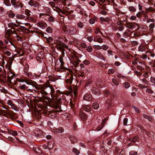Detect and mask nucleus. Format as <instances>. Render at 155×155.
Returning a JSON list of instances; mask_svg holds the SVG:
<instances>
[{
    "label": "nucleus",
    "instance_id": "nucleus-20",
    "mask_svg": "<svg viewBox=\"0 0 155 155\" xmlns=\"http://www.w3.org/2000/svg\"><path fill=\"white\" fill-rule=\"evenodd\" d=\"M77 25L78 27L80 28H82L83 27V24L81 21L77 23Z\"/></svg>",
    "mask_w": 155,
    "mask_h": 155
},
{
    "label": "nucleus",
    "instance_id": "nucleus-61",
    "mask_svg": "<svg viewBox=\"0 0 155 155\" xmlns=\"http://www.w3.org/2000/svg\"><path fill=\"white\" fill-rule=\"evenodd\" d=\"M154 26V24L153 23L149 25L150 28H153Z\"/></svg>",
    "mask_w": 155,
    "mask_h": 155
},
{
    "label": "nucleus",
    "instance_id": "nucleus-54",
    "mask_svg": "<svg viewBox=\"0 0 155 155\" xmlns=\"http://www.w3.org/2000/svg\"><path fill=\"white\" fill-rule=\"evenodd\" d=\"M13 52L12 54H14V56H13L14 57H15L16 56H17V57L19 56L17 55H18V54L17 53H16V51H14V50H13Z\"/></svg>",
    "mask_w": 155,
    "mask_h": 155
},
{
    "label": "nucleus",
    "instance_id": "nucleus-11",
    "mask_svg": "<svg viewBox=\"0 0 155 155\" xmlns=\"http://www.w3.org/2000/svg\"><path fill=\"white\" fill-rule=\"evenodd\" d=\"M134 25H135L137 26H138V24L137 23H134L132 24L130 23L127 25V27L130 29H132L134 28Z\"/></svg>",
    "mask_w": 155,
    "mask_h": 155
},
{
    "label": "nucleus",
    "instance_id": "nucleus-8",
    "mask_svg": "<svg viewBox=\"0 0 155 155\" xmlns=\"http://www.w3.org/2000/svg\"><path fill=\"white\" fill-rule=\"evenodd\" d=\"M19 56H23L24 54V51L21 48H19L18 50H16V51Z\"/></svg>",
    "mask_w": 155,
    "mask_h": 155
},
{
    "label": "nucleus",
    "instance_id": "nucleus-48",
    "mask_svg": "<svg viewBox=\"0 0 155 155\" xmlns=\"http://www.w3.org/2000/svg\"><path fill=\"white\" fill-rule=\"evenodd\" d=\"M4 54H6L7 56H10L11 54V52L8 51H5L4 52Z\"/></svg>",
    "mask_w": 155,
    "mask_h": 155
},
{
    "label": "nucleus",
    "instance_id": "nucleus-60",
    "mask_svg": "<svg viewBox=\"0 0 155 155\" xmlns=\"http://www.w3.org/2000/svg\"><path fill=\"white\" fill-rule=\"evenodd\" d=\"M133 108L137 112H139V109L138 108L135 106L133 107Z\"/></svg>",
    "mask_w": 155,
    "mask_h": 155
},
{
    "label": "nucleus",
    "instance_id": "nucleus-51",
    "mask_svg": "<svg viewBox=\"0 0 155 155\" xmlns=\"http://www.w3.org/2000/svg\"><path fill=\"white\" fill-rule=\"evenodd\" d=\"M26 85L25 84H23L21 85L20 88L21 89H24L26 88Z\"/></svg>",
    "mask_w": 155,
    "mask_h": 155
},
{
    "label": "nucleus",
    "instance_id": "nucleus-57",
    "mask_svg": "<svg viewBox=\"0 0 155 155\" xmlns=\"http://www.w3.org/2000/svg\"><path fill=\"white\" fill-rule=\"evenodd\" d=\"M118 29L119 31H121L123 30L124 27L123 26H120L118 28Z\"/></svg>",
    "mask_w": 155,
    "mask_h": 155
},
{
    "label": "nucleus",
    "instance_id": "nucleus-47",
    "mask_svg": "<svg viewBox=\"0 0 155 155\" xmlns=\"http://www.w3.org/2000/svg\"><path fill=\"white\" fill-rule=\"evenodd\" d=\"M81 46L83 48H86L87 47L86 44L84 43H82L81 45Z\"/></svg>",
    "mask_w": 155,
    "mask_h": 155
},
{
    "label": "nucleus",
    "instance_id": "nucleus-28",
    "mask_svg": "<svg viewBox=\"0 0 155 155\" xmlns=\"http://www.w3.org/2000/svg\"><path fill=\"white\" fill-rule=\"evenodd\" d=\"M4 3L5 5L7 6H11L9 0H4Z\"/></svg>",
    "mask_w": 155,
    "mask_h": 155
},
{
    "label": "nucleus",
    "instance_id": "nucleus-52",
    "mask_svg": "<svg viewBox=\"0 0 155 155\" xmlns=\"http://www.w3.org/2000/svg\"><path fill=\"white\" fill-rule=\"evenodd\" d=\"M137 18V17L135 16H131L130 17V19L131 20H135Z\"/></svg>",
    "mask_w": 155,
    "mask_h": 155
},
{
    "label": "nucleus",
    "instance_id": "nucleus-49",
    "mask_svg": "<svg viewBox=\"0 0 155 155\" xmlns=\"http://www.w3.org/2000/svg\"><path fill=\"white\" fill-rule=\"evenodd\" d=\"M49 4L53 7H55V4L54 2H49Z\"/></svg>",
    "mask_w": 155,
    "mask_h": 155
},
{
    "label": "nucleus",
    "instance_id": "nucleus-40",
    "mask_svg": "<svg viewBox=\"0 0 155 155\" xmlns=\"http://www.w3.org/2000/svg\"><path fill=\"white\" fill-rule=\"evenodd\" d=\"M46 31L48 33H51L52 31L51 28L50 27H48L47 28Z\"/></svg>",
    "mask_w": 155,
    "mask_h": 155
},
{
    "label": "nucleus",
    "instance_id": "nucleus-17",
    "mask_svg": "<svg viewBox=\"0 0 155 155\" xmlns=\"http://www.w3.org/2000/svg\"><path fill=\"white\" fill-rule=\"evenodd\" d=\"M99 106L98 103H95L93 104L92 107L94 109H97L99 108Z\"/></svg>",
    "mask_w": 155,
    "mask_h": 155
},
{
    "label": "nucleus",
    "instance_id": "nucleus-30",
    "mask_svg": "<svg viewBox=\"0 0 155 155\" xmlns=\"http://www.w3.org/2000/svg\"><path fill=\"white\" fill-rule=\"evenodd\" d=\"M10 134H12L14 136H17V133L16 131H12L11 130L9 132Z\"/></svg>",
    "mask_w": 155,
    "mask_h": 155
},
{
    "label": "nucleus",
    "instance_id": "nucleus-5",
    "mask_svg": "<svg viewBox=\"0 0 155 155\" xmlns=\"http://www.w3.org/2000/svg\"><path fill=\"white\" fill-rule=\"evenodd\" d=\"M37 25L41 29H44L47 26V25L45 23L41 21L37 23Z\"/></svg>",
    "mask_w": 155,
    "mask_h": 155
},
{
    "label": "nucleus",
    "instance_id": "nucleus-46",
    "mask_svg": "<svg viewBox=\"0 0 155 155\" xmlns=\"http://www.w3.org/2000/svg\"><path fill=\"white\" fill-rule=\"evenodd\" d=\"M89 22L91 24H93L94 23L95 21L94 19H91L89 20Z\"/></svg>",
    "mask_w": 155,
    "mask_h": 155
},
{
    "label": "nucleus",
    "instance_id": "nucleus-42",
    "mask_svg": "<svg viewBox=\"0 0 155 155\" xmlns=\"http://www.w3.org/2000/svg\"><path fill=\"white\" fill-rule=\"evenodd\" d=\"M87 39L89 42H91L93 40V37L91 36L87 37Z\"/></svg>",
    "mask_w": 155,
    "mask_h": 155
},
{
    "label": "nucleus",
    "instance_id": "nucleus-56",
    "mask_svg": "<svg viewBox=\"0 0 155 155\" xmlns=\"http://www.w3.org/2000/svg\"><path fill=\"white\" fill-rule=\"evenodd\" d=\"M100 19L101 21H105L107 22H108V20H107L105 18L103 17H101L100 18Z\"/></svg>",
    "mask_w": 155,
    "mask_h": 155
},
{
    "label": "nucleus",
    "instance_id": "nucleus-1",
    "mask_svg": "<svg viewBox=\"0 0 155 155\" xmlns=\"http://www.w3.org/2000/svg\"><path fill=\"white\" fill-rule=\"evenodd\" d=\"M41 91L42 93L45 94L46 95L50 93L52 99L55 100H58V98L55 96L54 94V90L51 85L45 86L42 89Z\"/></svg>",
    "mask_w": 155,
    "mask_h": 155
},
{
    "label": "nucleus",
    "instance_id": "nucleus-45",
    "mask_svg": "<svg viewBox=\"0 0 155 155\" xmlns=\"http://www.w3.org/2000/svg\"><path fill=\"white\" fill-rule=\"evenodd\" d=\"M128 120L127 118H124L123 120L124 124V125H126L127 123Z\"/></svg>",
    "mask_w": 155,
    "mask_h": 155
},
{
    "label": "nucleus",
    "instance_id": "nucleus-55",
    "mask_svg": "<svg viewBox=\"0 0 155 155\" xmlns=\"http://www.w3.org/2000/svg\"><path fill=\"white\" fill-rule=\"evenodd\" d=\"M131 43L133 45H137L138 43L136 41H131Z\"/></svg>",
    "mask_w": 155,
    "mask_h": 155
},
{
    "label": "nucleus",
    "instance_id": "nucleus-50",
    "mask_svg": "<svg viewBox=\"0 0 155 155\" xmlns=\"http://www.w3.org/2000/svg\"><path fill=\"white\" fill-rule=\"evenodd\" d=\"M83 63L85 65H87L89 63V62L88 60H85L83 61Z\"/></svg>",
    "mask_w": 155,
    "mask_h": 155
},
{
    "label": "nucleus",
    "instance_id": "nucleus-58",
    "mask_svg": "<svg viewBox=\"0 0 155 155\" xmlns=\"http://www.w3.org/2000/svg\"><path fill=\"white\" fill-rule=\"evenodd\" d=\"M100 30L99 28H97L95 31V33L96 34H97L99 32H100Z\"/></svg>",
    "mask_w": 155,
    "mask_h": 155
},
{
    "label": "nucleus",
    "instance_id": "nucleus-44",
    "mask_svg": "<svg viewBox=\"0 0 155 155\" xmlns=\"http://www.w3.org/2000/svg\"><path fill=\"white\" fill-rule=\"evenodd\" d=\"M138 87H140V88H147V86H144L142 84H139L138 85Z\"/></svg>",
    "mask_w": 155,
    "mask_h": 155
},
{
    "label": "nucleus",
    "instance_id": "nucleus-19",
    "mask_svg": "<svg viewBox=\"0 0 155 155\" xmlns=\"http://www.w3.org/2000/svg\"><path fill=\"white\" fill-rule=\"evenodd\" d=\"M8 26L12 28H13L14 27L16 26V25L13 23L10 22L8 24Z\"/></svg>",
    "mask_w": 155,
    "mask_h": 155
},
{
    "label": "nucleus",
    "instance_id": "nucleus-3",
    "mask_svg": "<svg viewBox=\"0 0 155 155\" xmlns=\"http://www.w3.org/2000/svg\"><path fill=\"white\" fill-rule=\"evenodd\" d=\"M63 30L65 33L70 35H75L77 31L76 28L69 25L65 26L63 28Z\"/></svg>",
    "mask_w": 155,
    "mask_h": 155
},
{
    "label": "nucleus",
    "instance_id": "nucleus-63",
    "mask_svg": "<svg viewBox=\"0 0 155 155\" xmlns=\"http://www.w3.org/2000/svg\"><path fill=\"white\" fill-rule=\"evenodd\" d=\"M141 57L143 59H146L147 58V55L146 54H143Z\"/></svg>",
    "mask_w": 155,
    "mask_h": 155
},
{
    "label": "nucleus",
    "instance_id": "nucleus-59",
    "mask_svg": "<svg viewBox=\"0 0 155 155\" xmlns=\"http://www.w3.org/2000/svg\"><path fill=\"white\" fill-rule=\"evenodd\" d=\"M102 49L104 50H106L108 48L107 46L105 45H104L102 46Z\"/></svg>",
    "mask_w": 155,
    "mask_h": 155
},
{
    "label": "nucleus",
    "instance_id": "nucleus-33",
    "mask_svg": "<svg viewBox=\"0 0 155 155\" xmlns=\"http://www.w3.org/2000/svg\"><path fill=\"white\" fill-rule=\"evenodd\" d=\"M154 21H155V20L154 19L148 18L146 22L147 23H149L150 22L154 23Z\"/></svg>",
    "mask_w": 155,
    "mask_h": 155
},
{
    "label": "nucleus",
    "instance_id": "nucleus-43",
    "mask_svg": "<svg viewBox=\"0 0 155 155\" xmlns=\"http://www.w3.org/2000/svg\"><path fill=\"white\" fill-rule=\"evenodd\" d=\"M11 2L14 6L17 4L15 0H11Z\"/></svg>",
    "mask_w": 155,
    "mask_h": 155
},
{
    "label": "nucleus",
    "instance_id": "nucleus-25",
    "mask_svg": "<svg viewBox=\"0 0 155 155\" xmlns=\"http://www.w3.org/2000/svg\"><path fill=\"white\" fill-rule=\"evenodd\" d=\"M143 117L144 118L148 119L149 121H151L152 120V118L146 114H143Z\"/></svg>",
    "mask_w": 155,
    "mask_h": 155
},
{
    "label": "nucleus",
    "instance_id": "nucleus-2",
    "mask_svg": "<svg viewBox=\"0 0 155 155\" xmlns=\"http://www.w3.org/2000/svg\"><path fill=\"white\" fill-rule=\"evenodd\" d=\"M55 40L57 41V48L58 49L64 51V48L68 49V46L63 42V39L60 37H56Z\"/></svg>",
    "mask_w": 155,
    "mask_h": 155
},
{
    "label": "nucleus",
    "instance_id": "nucleus-41",
    "mask_svg": "<svg viewBox=\"0 0 155 155\" xmlns=\"http://www.w3.org/2000/svg\"><path fill=\"white\" fill-rule=\"evenodd\" d=\"M108 53L110 55H112L114 54L115 53L110 50H108L107 51Z\"/></svg>",
    "mask_w": 155,
    "mask_h": 155
},
{
    "label": "nucleus",
    "instance_id": "nucleus-9",
    "mask_svg": "<svg viewBox=\"0 0 155 155\" xmlns=\"http://www.w3.org/2000/svg\"><path fill=\"white\" fill-rule=\"evenodd\" d=\"M93 41L94 42L101 43L103 42V39L101 38H98L96 36L94 38Z\"/></svg>",
    "mask_w": 155,
    "mask_h": 155
},
{
    "label": "nucleus",
    "instance_id": "nucleus-32",
    "mask_svg": "<svg viewBox=\"0 0 155 155\" xmlns=\"http://www.w3.org/2000/svg\"><path fill=\"white\" fill-rule=\"evenodd\" d=\"M146 92L150 94H152L153 92V91L150 88H147L146 90Z\"/></svg>",
    "mask_w": 155,
    "mask_h": 155
},
{
    "label": "nucleus",
    "instance_id": "nucleus-16",
    "mask_svg": "<svg viewBox=\"0 0 155 155\" xmlns=\"http://www.w3.org/2000/svg\"><path fill=\"white\" fill-rule=\"evenodd\" d=\"M25 15L27 16H30L31 15V14H32V13L31 11L28 9H26L25 10Z\"/></svg>",
    "mask_w": 155,
    "mask_h": 155
},
{
    "label": "nucleus",
    "instance_id": "nucleus-10",
    "mask_svg": "<svg viewBox=\"0 0 155 155\" xmlns=\"http://www.w3.org/2000/svg\"><path fill=\"white\" fill-rule=\"evenodd\" d=\"M54 132L57 134L61 133H62L64 130V129L62 127H59L57 129H54Z\"/></svg>",
    "mask_w": 155,
    "mask_h": 155
},
{
    "label": "nucleus",
    "instance_id": "nucleus-23",
    "mask_svg": "<svg viewBox=\"0 0 155 155\" xmlns=\"http://www.w3.org/2000/svg\"><path fill=\"white\" fill-rule=\"evenodd\" d=\"M130 86V84L127 82H125L124 84V86L126 88H128Z\"/></svg>",
    "mask_w": 155,
    "mask_h": 155
},
{
    "label": "nucleus",
    "instance_id": "nucleus-53",
    "mask_svg": "<svg viewBox=\"0 0 155 155\" xmlns=\"http://www.w3.org/2000/svg\"><path fill=\"white\" fill-rule=\"evenodd\" d=\"M13 33V31L12 30H8L6 32V33L9 35H10V34Z\"/></svg>",
    "mask_w": 155,
    "mask_h": 155
},
{
    "label": "nucleus",
    "instance_id": "nucleus-39",
    "mask_svg": "<svg viewBox=\"0 0 155 155\" xmlns=\"http://www.w3.org/2000/svg\"><path fill=\"white\" fill-rule=\"evenodd\" d=\"M148 18V17L147 15H145L143 17V18L142 20L144 22H147V20Z\"/></svg>",
    "mask_w": 155,
    "mask_h": 155
},
{
    "label": "nucleus",
    "instance_id": "nucleus-36",
    "mask_svg": "<svg viewBox=\"0 0 155 155\" xmlns=\"http://www.w3.org/2000/svg\"><path fill=\"white\" fill-rule=\"evenodd\" d=\"M114 70L113 69H110L108 71V74H113L114 73Z\"/></svg>",
    "mask_w": 155,
    "mask_h": 155
},
{
    "label": "nucleus",
    "instance_id": "nucleus-24",
    "mask_svg": "<svg viewBox=\"0 0 155 155\" xmlns=\"http://www.w3.org/2000/svg\"><path fill=\"white\" fill-rule=\"evenodd\" d=\"M138 51L142 52L144 51V47L142 45H140L138 47Z\"/></svg>",
    "mask_w": 155,
    "mask_h": 155
},
{
    "label": "nucleus",
    "instance_id": "nucleus-14",
    "mask_svg": "<svg viewBox=\"0 0 155 155\" xmlns=\"http://www.w3.org/2000/svg\"><path fill=\"white\" fill-rule=\"evenodd\" d=\"M84 98L86 101H89L91 99V95L89 94H85L84 95Z\"/></svg>",
    "mask_w": 155,
    "mask_h": 155
},
{
    "label": "nucleus",
    "instance_id": "nucleus-21",
    "mask_svg": "<svg viewBox=\"0 0 155 155\" xmlns=\"http://www.w3.org/2000/svg\"><path fill=\"white\" fill-rule=\"evenodd\" d=\"M138 138L137 137H136L131 140V143H134L136 141L138 140Z\"/></svg>",
    "mask_w": 155,
    "mask_h": 155
},
{
    "label": "nucleus",
    "instance_id": "nucleus-35",
    "mask_svg": "<svg viewBox=\"0 0 155 155\" xmlns=\"http://www.w3.org/2000/svg\"><path fill=\"white\" fill-rule=\"evenodd\" d=\"M151 82L155 84V78L154 77H151L150 79Z\"/></svg>",
    "mask_w": 155,
    "mask_h": 155
},
{
    "label": "nucleus",
    "instance_id": "nucleus-15",
    "mask_svg": "<svg viewBox=\"0 0 155 155\" xmlns=\"http://www.w3.org/2000/svg\"><path fill=\"white\" fill-rule=\"evenodd\" d=\"M7 14L8 16L11 18H14L15 16V14L13 13L11 11L8 12H7Z\"/></svg>",
    "mask_w": 155,
    "mask_h": 155
},
{
    "label": "nucleus",
    "instance_id": "nucleus-4",
    "mask_svg": "<svg viewBox=\"0 0 155 155\" xmlns=\"http://www.w3.org/2000/svg\"><path fill=\"white\" fill-rule=\"evenodd\" d=\"M28 4L31 6H33L35 8H39L40 5L36 1L33 0H30L28 2Z\"/></svg>",
    "mask_w": 155,
    "mask_h": 155
},
{
    "label": "nucleus",
    "instance_id": "nucleus-38",
    "mask_svg": "<svg viewBox=\"0 0 155 155\" xmlns=\"http://www.w3.org/2000/svg\"><path fill=\"white\" fill-rule=\"evenodd\" d=\"M137 152L134 151H133L130 152L129 155H137Z\"/></svg>",
    "mask_w": 155,
    "mask_h": 155
},
{
    "label": "nucleus",
    "instance_id": "nucleus-27",
    "mask_svg": "<svg viewBox=\"0 0 155 155\" xmlns=\"http://www.w3.org/2000/svg\"><path fill=\"white\" fill-rule=\"evenodd\" d=\"M11 107L12 109L16 111H18V108L17 106L15 105L14 104H12L11 105Z\"/></svg>",
    "mask_w": 155,
    "mask_h": 155
},
{
    "label": "nucleus",
    "instance_id": "nucleus-26",
    "mask_svg": "<svg viewBox=\"0 0 155 155\" xmlns=\"http://www.w3.org/2000/svg\"><path fill=\"white\" fill-rule=\"evenodd\" d=\"M22 5H20L19 4H18L17 3L14 6V7L15 9H17L18 8H21L22 7Z\"/></svg>",
    "mask_w": 155,
    "mask_h": 155
},
{
    "label": "nucleus",
    "instance_id": "nucleus-31",
    "mask_svg": "<svg viewBox=\"0 0 155 155\" xmlns=\"http://www.w3.org/2000/svg\"><path fill=\"white\" fill-rule=\"evenodd\" d=\"M72 150L76 154L78 155L79 153V151L76 148H74Z\"/></svg>",
    "mask_w": 155,
    "mask_h": 155
},
{
    "label": "nucleus",
    "instance_id": "nucleus-29",
    "mask_svg": "<svg viewBox=\"0 0 155 155\" xmlns=\"http://www.w3.org/2000/svg\"><path fill=\"white\" fill-rule=\"evenodd\" d=\"M17 80L20 82L22 83L26 82V84H28V82H27L25 80L23 79H20L19 78H17Z\"/></svg>",
    "mask_w": 155,
    "mask_h": 155
},
{
    "label": "nucleus",
    "instance_id": "nucleus-7",
    "mask_svg": "<svg viewBox=\"0 0 155 155\" xmlns=\"http://www.w3.org/2000/svg\"><path fill=\"white\" fill-rule=\"evenodd\" d=\"M16 17L18 19L24 20H26L28 18L27 16L23 15H16Z\"/></svg>",
    "mask_w": 155,
    "mask_h": 155
},
{
    "label": "nucleus",
    "instance_id": "nucleus-13",
    "mask_svg": "<svg viewBox=\"0 0 155 155\" xmlns=\"http://www.w3.org/2000/svg\"><path fill=\"white\" fill-rule=\"evenodd\" d=\"M83 109L84 111L88 112L90 111L91 107L89 105H85L83 107Z\"/></svg>",
    "mask_w": 155,
    "mask_h": 155
},
{
    "label": "nucleus",
    "instance_id": "nucleus-37",
    "mask_svg": "<svg viewBox=\"0 0 155 155\" xmlns=\"http://www.w3.org/2000/svg\"><path fill=\"white\" fill-rule=\"evenodd\" d=\"M80 116L81 119H84L87 117V116L83 114H81Z\"/></svg>",
    "mask_w": 155,
    "mask_h": 155
},
{
    "label": "nucleus",
    "instance_id": "nucleus-6",
    "mask_svg": "<svg viewBox=\"0 0 155 155\" xmlns=\"http://www.w3.org/2000/svg\"><path fill=\"white\" fill-rule=\"evenodd\" d=\"M0 113L4 116L8 117L10 116V113L6 110H0Z\"/></svg>",
    "mask_w": 155,
    "mask_h": 155
},
{
    "label": "nucleus",
    "instance_id": "nucleus-12",
    "mask_svg": "<svg viewBox=\"0 0 155 155\" xmlns=\"http://www.w3.org/2000/svg\"><path fill=\"white\" fill-rule=\"evenodd\" d=\"M69 138L71 142L73 143H74L77 142V139L73 135H70Z\"/></svg>",
    "mask_w": 155,
    "mask_h": 155
},
{
    "label": "nucleus",
    "instance_id": "nucleus-18",
    "mask_svg": "<svg viewBox=\"0 0 155 155\" xmlns=\"http://www.w3.org/2000/svg\"><path fill=\"white\" fill-rule=\"evenodd\" d=\"M128 9L130 11L134 12L136 11V9L134 7L132 6H130L128 8Z\"/></svg>",
    "mask_w": 155,
    "mask_h": 155
},
{
    "label": "nucleus",
    "instance_id": "nucleus-34",
    "mask_svg": "<svg viewBox=\"0 0 155 155\" xmlns=\"http://www.w3.org/2000/svg\"><path fill=\"white\" fill-rule=\"evenodd\" d=\"M48 21L50 22H53L54 21V18L52 16H50L48 18Z\"/></svg>",
    "mask_w": 155,
    "mask_h": 155
},
{
    "label": "nucleus",
    "instance_id": "nucleus-62",
    "mask_svg": "<svg viewBox=\"0 0 155 155\" xmlns=\"http://www.w3.org/2000/svg\"><path fill=\"white\" fill-rule=\"evenodd\" d=\"M52 41V38L51 37H49L47 40V41L48 43H50Z\"/></svg>",
    "mask_w": 155,
    "mask_h": 155
},
{
    "label": "nucleus",
    "instance_id": "nucleus-22",
    "mask_svg": "<svg viewBox=\"0 0 155 155\" xmlns=\"http://www.w3.org/2000/svg\"><path fill=\"white\" fill-rule=\"evenodd\" d=\"M86 50L89 52H91L93 51V48L91 46H88L86 47Z\"/></svg>",
    "mask_w": 155,
    "mask_h": 155
},
{
    "label": "nucleus",
    "instance_id": "nucleus-64",
    "mask_svg": "<svg viewBox=\"0 0 155 155\" xmlns=\"http://www.w3.org/2000/svg\"><path fill=\"white\" fill-rule=\"evenodd\" d=\"M123 36L124 38L127 37H128V33L126 32H124Z\"/></svg>",
    "mask_w": 155,
    "mask_h": 155
}]
</instances>
